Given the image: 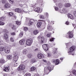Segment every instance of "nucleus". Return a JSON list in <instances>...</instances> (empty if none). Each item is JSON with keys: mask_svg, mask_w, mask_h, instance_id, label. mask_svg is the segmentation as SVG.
<instances>
[{"mask_svg": "<svg viewBox=\"0 0 76 76\" xmlns=\"http://www.w3.org/2000/svg\"><path fill=\"white\" fill-rule=\"evenodd\" d=\"M4 76H7V74H4Z\"/></svg>", "mask_w": 76, "mask_h": 76, "instance_id": "338daca9", "label": "nucleus"}, {"mask_svg": "<svg viewBox=\"0 0 76 76\" xmlns=\"http://www.w3.org/2000/svg\"><path fill=\"white\" fill-rule=\"evenodd\" d=\"M37 61L35 59H32L31 60V63L32 64H33V63H35Z\"/></svg>", "mask_w": 76, "mask_h": 76, "instance_id": "b1692460", "label": "nucleus"}, {"mask_svg": "<svg viewBox=\"0 0 76 76\" xmlns=\"http://www.w3.org/2000/svg\"><path fill=\"white\" fill-rule=\"evenodd\" d=\"M47 36L48 37H50V34H48L47 35Z\"/></svg>", "mask_w": 76, "mask_h": 76, "instance_id": "13d9d810", "label": "nucleus"}, {"mask_svg": "<svg viewBox=\"0 0 76 76\" xmlns=\"http://www.w3.org/2000/svg\"><path fill=\"white\" fill-rule=\"evenodd\" d=\"M32 56V55L31 54H28L27 55V57H28L29 58H31V57Z\"/></svg>", "mask_w": 76, "mask_h": 76, "instance_id": "a19ab883", "label": "nucleus"}, {"mask_svg": "<svg viewBox=\"0 0 76 76\" xmlns=\"http://www.w3.org/2000/svg\"><path fill=\"white\" fill-rule=\"evenodd\" d=\"M10 40L11 42H13L14 40H13V38L12 37H11L10 38Z\"/></svg>", "mask_w": 76, "mask_h": 76, "instance_id": "79ce46f5", "label": "nucleus"}, {"mask_svg": "<svg viewBox=\"0 0 76 76\" xmlns=\"http://www.w3.org/2000/svg\"><path fill=\"white\" fill-rule=\"evenodd\" d=\"M19 42L21 45H24L25 43V41L23 39H22Z\"/></svg>", "mask_w": 76, "mask_h": 76, "instance_id": "ddd939ff", "label": "nucleus"}, {"mask_svg": "<svg viewBox=\"0 0 76 76\" xmlns=\"http://www.w3.org/2000/svg\"><path fill=\"white\" fill-rule=\"evenodd\" d=\"M24 30L25 31H26L28 30V28L26 27H25L24 28Z\"/></svg>", "mask_w": 76, "mask_h": 76, "instance_id": "c9c22d12", "label": "nucleus"}, {"mask_svg": "<svg viewBox=\"0 0 76 76\" xmlns=\"http://www.w3.org/2000/svg\"><path fill=\"white\" fill-rule=\"evenodd\" d=\"M16 23L17 25H20V24H21V23H20V22L19 21H16Z\"/></svg>", "mask_w": 76, "mask_h": 76, "instance_id": "c85d7f7f", "label": "nucleus"}, {"mask_svg": "<svg viewBox=\"0 0 76 76\" xmlns=\"http://www.w3.org/2000/svg\"><path fill=\"white\" fill-rule=\"evenodd\" d=\"M25 69V66L23 64L20 65L18 68V70L19 72H21L22 70H24Z\"/></svg>", "mask_w": 76, "mask_h": 76, "instance_id": "7ed1b4c3", "label": "nucleus"}, {"mask_svg": "<svg viewBox=\"0 0 76 76\" xmlns=\"http://www.w3.org/2000/svg\"><path fill=\"white\" fill-rule=\"evenodd\" d=\"M73 31H69L68 32V36H66V37L69 38H72L73 37Z\"/></svg>", "mask_w": 76, "mask_h": 76, "instance_id": "39448f33", "label": "nucleus"}, {"mask_svg": "<svg viewBox=\"0 0 76 76\" xmlns=\"http://www.w3.org/2000/svg\"><path fill=\"white\" fill-rule=\"evenodd\" d=\"M35 69H36V68L34 66H32L31 67L30 69V70L32 71V72H33V71H34V70H35Z\"/></svg>", "mask_w": 76, "mask_h": 76, "instance_id": "a878e982", "label": "nucleus"}, {"mask_svg": "<svg viewBox=\"0 0 76 76\" xmlns=\"http://www.w3.org/2000/svg\"><path fill=\"white\" fill-rule=\"evenodd\" d=\"M9 67H5L4 69V72H8L9 71Z\"/></svg>", "mask_w": 76, "mask_h": 76, "instance_id": "a211bd4d", "label": "nucleus"}, {"mask_svg": "<svg viewBox=\"0 0 76 76\" xmlns=\"http://www.w3.org/2000/svg\"><path fill=\"white\" fill-rule=\"evenodd\" d=\"M7 59H8V60H10V59H11V58H12V55H8L7 56Z\"/></svg>", "mask_w": 76, "mask_h": 76, "instance_id": "393cba45", "label": "nucleus"}, {"mask_svg": "<svg viewBox=\"0 0 76 76\" xmlns=\"http://www.w3.org/2000/svg\"><path fill=\"white\" fill-rule=\"evenodd\" d=\"M12 26V23H10L9 24V26Z\"/></svg>", "mask_w": 76, "mask_h": 76, "instance_id": "e2e57ef3", "label": "nucleus"}, {"mask_svg": "<svg viewBox=\"0 0 76 76\" xmlns=\"http://www.w3.org/2000/svg\"><path fill=\"white\" fill-rule=\"evenodd\" d=\"M0 63H4V60L1 59L0 61Z\"/></svg>", "mask_w": 76, "mask_h": 76, "instance_id": "e433bc0d", "label": "nucleus"}, {"mask_svg": "<svg viewBox=\"0 0 76 76\" xmlns=\"http://www.w3.org/2000/svg\"><path fill=\"white\" fill-rule=\"evenodd\" d=\"M23 33H20V34H19V37H22L23 36Z\"/></svg>", "mask_w": 76, "mask_h": 76, "instance_id": "4c0bfd02", "label": "nucleus"}, {"mask_svg": "<svg viewBox=\"0 0 76 76\" xmlns=\"http://www.w3.org/2000/svg\"><path fill=\"white\" fill-rule=\"evenodd\" d=\"M14 66L15 67L16 66H18V63H17L16 62H15L14 63Z\"/></svg>", "mask_w": 76, "mask_h": 76, "instance_id": "c03bdc74", "label": "nucleus"}, {"mask_svg": "<svg viewBox=\"0 0 76 76\" xmlns=\"http://www.w3.org/2000/svg\"><path fill=\"white\" fill-rule=\"evenodd\" d=\"M45 15H46V16H48V14L47 12L45 13Z\"/></svg>", "mask_w": 76, "mask_h": 76, "instance_id": "bf43d9fd", "label": "nucleus"}, {"mask_svg": "<svg viewBox=\"0 0 76 76\" xmlns=\"http://www.w3.org/2000/svg\"><path fill=\"white\" fill-rule=\"evenodd\" d=\"M4 18L3 17H1L0 18V25H4L5 23L4 22H3V21L4 20Z\"/></svg>", "mask_w": 76, "mask_h": 76, "instance_id": "0eeeda50", "label": "nucleus"}, {"mask_svg": "<svg viewBox=\"0 0 76 76\" xmlns=\"http://www.w3.org/2000/svg\"><path fill=\"white\" fill-rule=\"evenodd\" d=\"M54 3H56L57 2V0H53Z\"/></svg>", "mask_w": 76, "mask_h": 76, "instance_id": "680f3d73", "label": "nucleus"}, {"mask_svg": "<svg viewBox=\"0 0 76 76\" xmlns=\"http://www.w3.org/2000/svg\"><path fill=\"white\" fill-rule=\"evenodd\" d=\"M31 76V74L28 73H26L25 74V75H24V76Z\"/></svg>", "mask_w": 76, "mask_h": 76, "instance_id": "7c9ffc66", "label": "nucleus"}, {"mask_svg": "<svg viewBox=\"0 0 76 76\" xmlns=\"http://www.w3.org/2000/svg\"><path fill=\"white\" fill-rule=\"evenodd\" d=\"M32 42H33L32 39H28L26 40V44L28 46H30L32 43Z\"/></svg>", "mask_w": 76, "mask_h": 76, "instance_id": "20e7f679", "label": "nucleus"}, {"mask_svg": "<svg viewBox=\"0 0 76 76\" xmlns=\"http://www.w3.org/2000/svg\"><path fill=\"white\" fill-rule=\"evenodd\" d=\"M55 9L56 11H57L58 10V8L57 7H56L55 8Z\"/></svg>", "mask_w": 76, "mask_h": 76, "instance_id": "09e8293b", "label": "nucleus"}, {"mask_svg": "<svg viewBox=\"0 0 76 76\" xmlns=\"http://www.w3.org/2000/svg\"><path fill=\"white\" fill-rule=\"evenodd\" d=\"M41 43H43L44 42V39H41Z\"/></svg>", "mask_w": 76, "mask_h": 76, "instance_id": "603ef678", "label": "nucleus"}, {"mask_svg": "<svg viewBox=\"0 0 76 76\" xmlns=\"http://www.w3.org/2000/svg\"><path fill=\"white\" fill-rule=\"evenodd\" d=\"M68 17H69V18L71 19H72V20H73V19H75V17H74V16L72 15V14H68Z\"/></svg>", "mask_w": 76, "mask_h": 76, "instance_id": "4468645a", "label": "nucleus"}, {"mask_svg": "<svg viewBox=\"0 0 76 76\" xmlns=\"http://www.w3.org/2000/svg\"><path fill=\"white\" fill-rule=\"evenodd\" d=\"M58 7H62V5H61V4H59L58 5Z\"/></svg>", "mask_w": 76, "mask_h": 76, "instance_id": "de8ad7c7", "label": "nucleus"}, {"mask_svg": "<svg viewBox=\"0 0 76 76\" xmlns=\"http://www.w3.org/2000/svg\"><path fill=\"white\" fill-rule=\"evenodd\" d=\"M72 73L73 75H76V70H74L72 71Z\"/></svg>", "mask_w": 76, "mask_h": 76, "instance_id": "2f4dec72", "label": "nucleus"}, {"mask_svg": "<svg viewBox=\"0 0 76 76\" xmlns=\"http://www.w3.org/2000/svg\"><path fill=\"white\" fill-rule=\"evenodd\" d=\"M10 51V48L9 46L6 47L4 49V51L5 52V53L8 54L9 53Z\"/></svg>", "mask_w": 76, "mask_h": 76, "instance_id": "423d86ee", "label": "nucleus"}, {"mask_svg": "<svg viewBox=\"0 0 76 76\" xmlns=\"http://www.w3.org/2000/svg\"><path fill=\"white\" fill-rule=\"evenodd\" d=\"M34 11L37 13H41V11H40V8L39 7L35 8Z\"/></svg>", "mask_w": 76, "mask_h": 76, "instance_id": "9b49d317", "label": "nucleus"}, {"mask_svg": "<svg viewBox=\"0 0 76 76\" xmlns=\"http://www.w3.org/2000/svg\"><path fill=\"white\" fill-rule=\"evenodd\" d=\"M21 58L22 59H24V58H25V56H23L21 57Z\"/></svg>", "mask_w": 76, "mask_h": 76, "instance_id": "864d4df0", "label": "nucleus"}, {"mask_svg": "<svg viewBox=\"0 0 76 76\" xmlns=\"http://www.w3.org/2000/svg\"><path fill=\"white\" fill-rule=\"evenodd\" d=\"M60 60H61L62 61L63 60V58H60Z\"/></svg>", "mask_w": 76, "mask_h": 76, "instance_id": "0e129e2a", "label": "nucleus"}, {"mask_svg": "<svg viewBox=\"0 0 76 76\" xmlns=\"http://www.w3.org/2000/svg\"><path fill=\"white\" fill-rule=\"evenodd\" d=\"M57 48H55L54 50H53V54H56V51H57Z\"/></svg>", "mask_w": 76, "mask_h": 76, "instance_id": "72a5a7b5", "label": "nucleus"}, {"mask_svg": "<svg viewBox=\"0 0 76 76\" xmlns=\"http://www.w3.org/2000/svg\"><path fill=\"white\" fill-rule=\"evenodd\" d=\"M43 62H45V63H46V62H47V61H46L45 60H43Z\"/></svg>", "mask_w": 76, "mask_h": 76, "instance_id": "69168bd1", "label": "nucleus"}, {"mask_svg": "<svg viewBox=\"0 0 76 76\" xmlns=\"http://www.w3.org/2000/svg\"><path fill=\"white\" fill-rule=\"evenodd\" d=\"M15 11L18 13H20L22 12V10L19 9H16L15 10Z\"/></svg>", "mask_w": 76, "mask_h": 76, "instance_id": "6ab92c4d", "label": "nucleus"}, {"mask_svg": "<svg viewBox=\"0 0 76 76\" xmlns=\"http://www.w3.org/2000/svg\"><path fill=\"white\" fill-rule=\"evenodd\" d=\"M73 14L76 17V11H75L73 12Z\"/></svg>", "mask_w": 76, "mask_h": 76, "instance_id": "37998d69", "label": "nucleus"}, {"mask_svg": "<svg viewBox=\"0 0 76 76\" xmlns=\"http://www.w3.org/2000/svg\"><path fill=\"white\" fill-rule=\"evenodd\" d=\"M4 34L3 36L4 38L5 39V40H6V39H8V37H9V35H8L9 32L7 29H4Z\"/></svg>", "mask_w": 76, "mask_h": 76, "instance_id": "f03ea898", "label": "nucleus"}, {"mask_svg": "<svg viewBox=\"0 0 76 76\" xmlns=\"http://www.w3.org/2000/svg\"><path fill=\"white\" fill-rule=\"evenodd\" d=\"M41 24H42V23L41 22H38L37 23V26L38 28L40 27L41 25Z\"/></svg>", "mask_w": 76, "mask_h": 76, "instance_id": "5701e85b", "label": "nucleus"}, {"mask_svg": "<svg viewBox=\"0 0 76 76\" xmlns=\"http://www.w3.org/2000/svg\"><path fill=\"white\" fill-rule=\"evenodd\" d=\"M42 47L45 51H48V46H47V44H46L43 45H42Z\"/></svg>", "mask_w": 76, "mask_h": 76, "instance_id": "9d476101", "label": "nucleus"}, {"mask_svg": "<svg viewBox=\"0 0 76 76\" xmlns=\"http://www.w3.org/2000/svg\"><path fill=\"white\" fill-rule=\"evenodd\" d=\"M11 35H15V33L14 32L12 33H11Z\"/></svg>", "mask_w": 76, "mask_h": 76, "instance_id": "6e6d98bb", "label": "nucleus"}, {"mask_svg": "<svg viewBox=\"0 0 76 76\" xmlns=\"http://www.w3.org/2000/svg\"><path fill=\"white\" fill-rule=\"evenodd\" d=\"M48 70L50 71V72H51L52 70V68L50 66L48 67L47 68H45L44 69V72L45 73H46L48 72Z\"/></svg>", "mask_w": 76, "mask_h": 76, "instance_id": "1a4fd4ad", "label": "nucleus"}, {"mask_svg": "<svg viewBox=\"0 0 76 76\" xmlns=\"http://www.w3.org/2000/svg\"><path fill=\"white\" fill-rule=\"evenodd\" d=\"M8 1L10 3H11V4H14V1L13 0H8Z\"/></svg>", "mask_w": 76, "mask_h": 76, "instance_id": "473e14b6", "label": "nucleus"}, {"mask_svg": "<svg viewBox=\"0 0 76 76\" xmlns=\"http://www.w3.org/2000/svg\"><path fill=\"white\" fill-rule=\"evenodd\" d=\"M39 17L40 19H45L44 16L42 15H40Z\"/></svg>", "mask_w": 76, "mask_h": 76, "instance_id": "c756f323", "label": "nucleus"}, {"mask_svg": "<svg viewBox=\"0 0 76 76\" xmlns=\"http://www.w3.org/2000/svg\"><path fill=\"white\" fill-rule=\"evenodd\" d=\"M56 62V59H54L53 60V63H55Z\"/></svg>", "mask_w": 76, "mask_h": 76, "instance_id": "4d7b16f0", "label": "nucleus"}, {"mask_svg": "<svg viewBox=\"0 0 76 76\" xmlns=\"http://www.w3.org/2000/svg\"><path fill=\"white\" fill-rule=\"evenodd\" d=\"M47 28L48 29L49 31H51L53 29V27H52L51 26H50L49 25L48 26Z\"/></svg>", "mask_w": 76, "mask_h": 76, "instance_id": "4be33fe9", "label": "nucleus"}, {"mask_svg": "<svg viewBox=\"0 0 76 76\" xmlns=\"http://www.w3.org/2000/svg\"><path fill=\"white\" fill-rule=\"evenodd\" d=\"M38 39H44V38L43 37H41L40 36H39L38 37Z\"/></svg>", "mask_w": 76, "mask_h": 76, "instance_id": "f704fd0d", "label": "nucleus"}, {"mask_svg": "<svg viewBox=\"0 0 76 76\" xmlns=\"http://www.w3.org/2000/svg\"><path fill=\"white\" fill-rule=\"evenodd\" d=\"M9 15H10V16H12L13 15V13L12 12H9Z\"/></svg>", "mask_w": 76, "mask_h": 76, "instance_id": "a18cd8bd", "label": "nucleus"}, {"mask_svg": "<svg viewBox=\"0 0 76 76\" xmlns=\"http://www.w3.org/2000/svg\"><path fill=\"white\" fill-rule=\"evenodd\" d=\"M22 53H23V54L25 55L28 53V50L26 49H24L22 51Z\"/></svg>", "mask_w": 76, "mask_h": 76, "instance_id": "dca6fc26", "label": "nucleus"}, {"mask_svg": "<svg viewBox=\"0 0 76 76\" xmlns=\"http://www.w3.org/2000/svg\"><path fill=\"white\" fill-rule=\"evenodd\" d=\"M37 57L38 58L41 59L44 58V55L42 54L41 53H39L37 55Z\"/></svg>", "mask_w": 76, "mask_h": 76, "instance_id": "6e6552de", "label": "nucleus"}, {"mask_svg": "<svg viewBox=\"0 0 76 76\" xmlns=\"http://www.w3.org/2000/svg\"><path fill=\"white\" fill-rule=\"evenodd\" d=\"M38 49L37 48L34 50V51H38Z\"/></svg>", "mask_w": 76, "mask_h": 76, "instance_id": "052dcab7", "label": "nucleus"}, {"mask_svg": "<svg viewBox=\"0 0 76 76\" xmlns=\"http://www.w3.org/2000/svg\"><path fill=\"white\" fill-rule=\"evenodd\" d=\"M4 7L5 8H9L10 7V5L9 4L7 3L5 4Z\"/></svg>", "mask_w": 76, "mask_h": 76, "instance_id": "f3484780", "label": "nucleus"}, {"mask_svg": "<svg viewBox=\"0 0 76 76\" xmlns=\"http://www.w3.org/2000/svg\"><path fill=\"white\" fill-rule=\"evenodd\" d=\"M39 32V31L37 30H35L33 31V34L34 35H37L38 34Z\"/></svg>", "mask_w": 76, "mask_h": 76, "instance_id": "aec40b11", "label": "nucleus"}, {"mask_svg": "<svg viewBox=\"0 0 76 76\" xmlns=\"http://www.w3.org/2000/svg\"><path fill=\"white\" fill-rule=\"evenodd\" d=\"M66 45H67L68 44H69V43H67L65 44Z\"/></svg>", "mask_w": 76, "mask_h": 76, "instance_id": "774afa93", "label": "nucleus"}, {"mask_svg": "<svg viewBox=\"0 0 76 76\" xmlns=\"http://www.w3.org/2000/svg\"><path fill=\"white\" fill-rule=\"evenodd\" d=\"M54 39H55V38H52L50 39V41H53Z\"/></svg>", "mask_w": 76, "mask_h": 76, "instance_id": "49530a36", "label": "nucleus"}, {"mask_svg": "<svg viewBox=\"0 0 76 76\" xmlns=\"http://www.w3.org/2000/svg\"><path fill=\"white\" fill-rule=\"evenodd\" d=\"M62 10L64 12H66L67 11V9L65 8H64Z\"/></svg>", "mask_w": 76, "mask_h": 76, "instance_id": "ea45409f", "label": "nucleus"}, {"mask_svg": "<svg viewBox=\"0 0 76 76\" xmlns=\"http://www.w3.org/2000/svg\"><path fill=\"white\" fill-rule=\"evenodd\" d=\"M65 24H66V25H69V23L68 21H66L65 23Z\"/></svg>", "mask_w": 76, "mask_h": 76, "instance_id": "8fccbe9b", "label": "nucleus"}, {"mask_svg": "<svg viewBox=\"0 0 76 76\" xmlns=\"http://www.w3.org/2000/svg\"><path fill=\"white\" fill-rule=\"evenodd\" d=\"M4 49H5V48H4V47L2 46L1 47H0V51H2L4 50Z\"/></svg>", "mask_w": 76, "mask_h": 76, "instance_id": "cd10ccee", "label": "nucleus"}, {"mask_svg": "<svg viewBox=\"0 0 76 76\" xmlns=\"http://www.w3.org/2000/svg\"><path fill=\"white\" fill-rule=\"evenodd\" d=\"M47 56H48V57H50V55L49 53H48L47 54Z\"/></svg>", "mask_w": 76, "mask_h": 76, "instance_id": "5fc2aeb1", "label": "nucleus"}, {"mask_svg": "<svg viewBox=\"0 0 76 76\" xmlns=\"http://www.w3.org/2000/svg\"><path fill=\"white\" fill-rule=\"evenodd\" d=\"M76 48L75 46H72L70 47L69 48V50L68 52V53L69 54V55H72V56H74V54L73 53V51H74L75 50Z\"/></svg>", "mask_w": 76, "mask_h": 76, "instance_id": "f257e3e1", "label": "nucleus"}, {"mask_svg": "<svg viewBox=\"0 0 76 76\" xmlns=\"http://www.w3.org/2000/svg\"><path fill=\"white\" fill-rule=\"evenodd\" d=\"M60 63V60L57 59H56V62H55V64L57 65V64H58Z\"/></svg>", "mask_w": 76, "mask_h": 76, "instance_id": "bb28decb", "label": "nucleus"}, {"mask_svg": "<svg viewBox=\"0 0 76 76\" xmlns=\"http://www.w3.org/2000/svg\"><path fill=\"white\" fill-rule=\"evenodd\" d=\"M15 26L14 25H13V27H12V29H15Z\"/></svg>", "mask_w": 76, "mask_h": 76, "instance_id": "3c124183", "label": "nucleus"}, {"mask_svg": "<svg viewBox=\"0 0 76 76\" xmlns=\"http://www.w3.org/2000/svg\"><path fill=\"white\" fill-rule=\"evenodd\" d=\"M1 1L3 4H4L6 2V0H2Z\"/></svg>", "mask_w": 76, "mask_h": 76, "instance_id": "58836bf2", "label": "nucleus"}, {"mask_svg": "<svg viewBox=\"0 0 76 76\" xmlns=\"http://www.w3.org/2000/svg\"><path fill=\"white\" fill-rule=\"evenodd\" d=\"M34 23V20L33 19H31L30 20V22L29 23H28V25L29 26H30V25H32V23Z\"/></svg>", "mask_w": 76, "mask_h": 76, "instance_id": "2eb2a0df", "label": "nucleus"}, {"mask_svg": "<svg viewBox=\"0 0 76 76\" xmlns=\"http://www.w3.org/2000/svg\"><path fill=\"white\" fill-rule=\"evenodd\" d=\"M13 60L16 61H17L18 60V56L15 55L13 56Z\"/></svg>", "mask_w": 76, "mask_h": 76, "instance_id": "f8f14e48", "label": "nucleus"}, {"mask_svg": "<svg viewBox=\"0 0 76 76\" xmlns=\"http://www.w3.org/2000/svg\"><path fill=\"white\" fill-rule=\"evenodd\" d=\"M70 4L69 3H66L65 4V6L66 7H68L70 6Z\"/></svg>", "mask_w": 76, "mask_h": 76, "instance_id": "412c9836", "label": "nucleus"}]
</instances>
